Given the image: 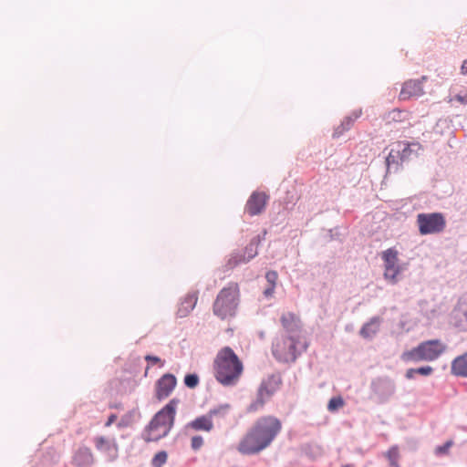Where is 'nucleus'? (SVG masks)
Segmentation results:
<instances>
[{"mask_svg": "<svg viewBox=\"0 0 467 467\" xmlns=\"http://www.w3.org/2000/svg\"><path fill=\"white\" fill-rule=\"evenodd\" d=\"M379 329V318L374 317L366 323L360 329L359 333L364 338H371Z\"/></svg>", "mask_w": 467, "mask_h": 467, "instance_id": "a211bd4d", "label": "nucleus"}, {"mask_svg": "<svg viewBox=\"0 0 467 467\" xmlns=\"http://www.w3.org/2000/svg\"><path fill=\"white\" fill-rule=\"evenodd\" d=\"M411 147L420 149V144H417V143L410 144V143L403 142V147H402L401 155H400L401 161L410 159L411 153L414 151V150Z\"/></svg>", "mask_w": 467, "mask_h": 467, "instance_id": "a878e982", "label": "nucleus"}, {"mask_svg": "<svg viewBox=\"0 0 467 467\" xmlns=\"http://www.w3.org/2000/svg\"><path fill=\"white\" fill-rule=\"evenodd\" d=\"M409 116L407 111L393 109L389 113V118L393 121H402Z\"/></svg>", "mask_w": 467, "mask_h": 467, "instance_id": "cd10ccee", "label": "nucleus"}, {"mask_svg": "<svg viewBox=\"0 0 467 467\" xmlns=\"http://www.w3.org/2000/svg\"><path fill=\"white\" fill-rule=\"evenodd\" d=\"M282 429L281 421L275 416H263L255 420L237 444L243 455L260 453L271 445Z\"/></svg>", "mask_w": 467, "mask_h": 467, "instance_id": "f257e3e1", "label": "nucleus"}, {"mask_svg": "<svg viewBox=\"0 0 467 467\" xmlns=\"http://www.w3.org/2000/svg\"><path fill=\"white\" fill-rule=\"evenodd\" d=\"M419 232L422 235L441 233L446 227V220L442 213H419L417 215Z\"/></svg>", "mask_w": 467, "mask_h": 467, "instance_id": "0eeeda50", "label": "nucleus"}, {"mask_svg": "<svg viewBox=\"0 0 467 467\" xmlns=\"http://www.w3.org/2000/svg\"><path fill=\"white\" fill-rule=\"evenodd\" d=\"M177 384L174 375L167 373L161 377L155 385V397L158 400L168 398Z\"/></svg>", "mask_w": 467, "mask_h": 467, "instance_id": "9b49d317", "label": "nucleus"}, {"mask_svg": "<svg viewBox=\"0 0 467 467\" xmlns=\"http://www.w3.org/2000/svg\"><path fill=\"white\" fill-rule=\"evenodd\" d=\"M308 347L304 336H282L273 344V355L279 361L294 362Z\"/></svg>", "mask_w": 467, "mask_h": 467, "instance_id": "39448f33", "label": "nucleus"}, {"mask_svg": "<svg viewBox=\"0 0 467 467\" xmlns=\"http://www.w3.org/2000/svg\"><path fill=\"white\" fill-rule=\"evenodd\" d=\"M178 404L179 400L172 399L154 415L142 433L146 442L158 441L168 435L174 423Z\"/></svg>", "mask_w": 467, "mask_h": 467, "instance_id": "7ed1b4c3", "label": "nucleus"}, {"mask_svg": "<svg viewBox=\"0 0 467 467\" xmlns=\"http://www.w3.org/2000/svg\"><path fill=\"white\" fill-rule=\"evenodd\" d=\"M428 80L427 76H422L420 79H409L402 85L400 92V100H408L411 98H418L424 94L423 83Z\"/></svg>", "mask_w": 467, "mask_h": 467, "instance_id": "9d476101", "label": "nucleus"}, {"mask_svg": "<svg viewBox=\"0 0 467 467\" xmlns=\"http://www.w3.org/2000/svg\"><path fill=\"white\" fill-rule=\"evenodd\" d=\"M344 405H345V401L342 399V397H340V396L333 397L328 401L327 410L331 412H334V411L337 410L338 409L343 408Z\"/></svg>", "mask_w": 467, "mask_h": 467, "instance_id": "b1692460", "label": "nucleus"}, {"mask_svg": "<svg viewBox=\"0 0 467 467\" xmlns=\"http://www.w3.org/2000/svg\"><path fill=\"white\" fill-rule=\"evenodd\" d=\"M240 301V288L237 283H230L217 295L213 310L220 319H229L235 316Z\"/></svg>", "mask_w": 467, "mask_h": 467, "instance_id": "20e7f679", "label": "nucleus"}, {"mask_svg": "<svg viewBox=\"0 0 467 467\" xmlns=\"http://www.w3.org/2000/svg\"><path fill=\"white\" fill-rule=\"evenodd\" d=\"M449 324L460 330H467V292L459 297L450 313Z\"/></svg>", "mask_w": 467, "mask_h": 467, "instance_id": "1a4fd4ad", "label": "nucleus"}, {"mask_svg": "<svg viewBox=\"0 0 467 467\" xmlns=\"http://www.w3.org/2000/svg\"><path fill=\"white\" fill-rule=\"evenodd\" d=\"M462 73L467 75V59L462 65Z\"/></svg>", "mask_w": 467, "mask_h": 467, "instance_id": "ea45409f", "label": "nucleus"}, {"mask_svg": "<svg viewBox=\"0 0 467 467\" xmlns=\"http://www.w3.org/2000/svg\"><path fill=\"white\" fill-rule=\"evenodd\" d=\"M133 417H134L133 412L130 411V412L126 413L125 415H123L121 417V419L118 422L117 426L119 428L129 427L133 422Z\"/></svg>", "mask_w": 467, "mask_h": 467, "instance_id": "7c9ffc66", "label": "nucleus"}, {"mask_svg": "<svg viewBox=\"0 0 467 467\" xmlns=\"http://www.w3.org/2000/svg\"><path fill=\"white\" fill-rule=\"evenodd\" d=\"M231 406L229 404L219 405L209 410V415L213 419L223 420L229 413Z\"/></svg>", "mask_w": 467, "mask_h": 467, "instance_id": "aec40b11", "label": "nucleus"}, {"mask_svg": "<svg viewBox=\"0 0 467 467\" xmlns=\"http://www.w3.org/2000/svg\"><path fill=\"white\" fill-rule=\"evenodd\" d=\"M280 322L288 336H303L302 325L299 317L291 312L282 314Z\"/></svg>", "mask_w": 467, "mask_h": 467, "instance_id": "ddd939ff", "label": "nucleus"}, {"mask_svg": "<svg viewBox=\"0 0 467 467\" xmlns=\"http://www.w3.org/2000/svg\"><path fill=\"white\" fill-rule=\"evenodd\" d=\"M342 467H353V466L350 464H346V465H343Z\"/></svg>", "mask_w": 467, "mask_h": 467, "instance_id": "37998d69", "label": "nucleus"}, {"mask_svg": "<svg viewBox=\"0 0 467 467\" xmlns=\"http://www.w3.org/2000/svg\"><path fill=\"white\" fill-rule=\"evenodd\" d=\"M452 445H453L452 440L447 441L443 445L437 446L435 448V451H434L435 454L439 455V456L447 455L449 453L450 449L452 447Z\"/></svg>", "mask_w": 467, "mask_h": 467, "instance_id": "c756f323", "label": "nucleus"}, {"mask_svg": "<svg viewBox=\"0 0 467 467\" xmlns=\"http://www.w3.org/2000/svg\"><path fill=\"white\" fill-rule=\"evenodd\" d=\"M117 420V415L116 414H111L109 418H108V420L106 421L105 423V426L106 427H109L111 424H113Z\"/></svg>", "mask_w": 467, "mask_h": 467, "instance_id": "58836bf2", "label": "nucleus"}, {"mask_svg": "<svg viewBox=\"0 0 467 467\" xmlns=\"http://www.w3.org/2000/svg\"><path fill=\"white\" fill-rule=\"evenodd\" d=\"M416 374H420L422 376H430L433 372V368L431 366H424L418 368H415Z\"/></svg>", "mask_w": 467, "mask_h": 467, "instance_id": "f704fd0d", "label": "nucleus"}, {"mask_svg": "<svg viewBox=\"0 0 467 467\" xmlns=\"http://www.w3.org/2000/svg\"><path fill=\"white\" fill-rule=\"evenodd\" d=\"M386 457L389 462V464L391 467H400L399 465V459H400V451L399 448L397 446H392L389 448V450L386 452Z\"/></svg>", "mask_w": 467, "mask_h": 467, "instance_id": "412c9836", "label": "nucleus"}, {"mask_svg": "<svg viewBox=\"0 0 467 467\" xmlns=\"http://www.w3.org/2000/svg\"><path fill=\"white\" fill-rule=\"evenodd\" d=\"M360 113H361V112H359V113H355V119H358V118L359 117Z\"/></svg>", "mask_w": 467, "mask_h": 467, "instance_id": "79ce46f5", "label": "nucleus"}, {"mask_svg": "<svg viewBox=\"0 0 467 467\" xmlns=\"http://www.w3.org/2000/svg\"><path fill=\"white\" fill-rule=\"evenodd\" d=\"M168 459V454L166 451H161L155 454L151 461V464L153 467H161Z\"/></svg>", "mask_w": 467, "mask_h": 467, "instance_id": "bb28decb", "label": "nucleus"}, {"mask_svg": "<svg viewBox=\"0 0 467 467\" xmlns=\"http://www.w3.org/2000/svg\"><path fill=\"white\" fill-rule=\"evenodd\" d=\"M203 445V439L197 435L193 436L191 441V446L194 451L199 450Z\"/></svg>", "mask_w": 467, "mask_h": 467, "instance_id": "473e14b6", "label": "nucleus"}, {"mask_svg": "<svg viewBox=\"0 0 467 467\" xmlns=\"http://www.w3.org/2000/svg\"><path fill=\"white\" fill-rule=\"evenodd\" d=\"M246 250L249 251V254H248V258L245 259L244 256H240L239 259H235L234 262L233 263V265H236L237 264L239 263H245L247 262L248 260H250L251 258L254 257L255 254H257L256 252V249H255V246L253 243H251L247 247H246ZM234 259H231L229 261V264L232 265V261Z\"/></svg>", "mask_w": 467, "mask_h": 467, "instance_id": "5701e85b", "label": "nucleus"}, {"mask_svg": "<svg viewBox=\"0 0 467 467\" xmlns=\"http://www.w3.org/2000/svg\"><path fill=\"white\" fill-rule=\"evenodd\" d=\"M188 428H191L194 431H210L213 428V423L209 413L206 415L201 416L188 423Z\"/></svg>", "mask_w": 467, "mask_h": 467, "instance_id": "f3484780", "label": "nucleus"}, {"mask_svg": "<svg viewBox=\"0 0 467 467\" xmlns=\"http://www.w3.org/2000/svg\"><path fill=\"white\" fill-rule=\"evenodd\" d=\"M92 455L88 450H80L74 457V462L80 465V459L85 460L88 463L91 461Z\"/></svg>", "mask_w": 467, "mask_h": 467, "instance_id": "c85d7f7f", "label": "nucleus"}, {"mask_svg": "<svg viewBox=\"0 0 467 467\" xmlns=\"http://www.w3.org/2000/svg\"><path fill=\"white\" fill-rule=\"evenodd\" d=\"M95 446L99 451H108L111 448V444L109 439L99 436L95 439Z\"/></svg>", "mask_w": 467, "mask_h": 467, "instance_id": "393cba45", "label": "nucleus"}, {"mask_svg": "<svg viewBox=\"0 0 467 467\" xmlns=\"http://www.w3.org/2000/svg\"><path fill=\"white\" fill-rule=\"evenodd\" d=\"M265 278L269 285H275L278 279V275L275 271H268L265 275Z\"/></svg>", "mask_w": 467, "mask_h": 467, "instance_id": "72a5a7b5", "label": "nucleus"}, {"mask_svg": "<svg viewBox=\"0 0 467 467\" xmlns=\"http://www.w3.org/2000/svg\"><path fill=\"white\" fill-rule=\"evenodd\" d=\"M198 301V293L190 292L188 293L180 302L177 315L180 317H187L195 307Z\"/></svg>", "mask_w": 467, "mask_h": 467, "instance_id": "2eb2a0df", "label": "nucleus"}, {"mask_svg": "<svg viewBox=\"0 0 467 467\" xmlns=\"http://www.w3.org/2000/svg\"><path fill=\"white\" fill-rule=\"evenodd\" d=\"M381 258L384 262V277L392 284L398 282V276L402 268L399 265V252L395 248H389L382 252Z\"/></svg>", "mask_w": 467, "mask_h": 467, "instance_id": "6e6552de", "label": "nucleus"}, {"mask_svg": "<svg viewBox=\"0 0 467 467\" xmlns=\"http://www.w3.org/2000/svg\"><path fill=\"white\" fill-rule=\"evenodd\" d=\"M145 359L147 361H150L151 364H159L160 367H163V365H164V361H162L160 358L155 357V356L147 355L145 357Z\"/></svg>", "mask_w": 467, "mask_h": 467, "instance_id": "c9c22d12", "label": "nucleus"}, {"mask_svg": "<svg viewBox=\"0 0 467 467\" xmlns=\"http://www.w3.org/2000/svg\"><path fill=\"white\" fill-rule=\"evenodd\" d=\"M267 400H265L264 397L259 396L257 393L255 400H254L248 407H247V412L254 413L259 410H261Z\"/></svg>", "mask_w": 467, "mask_h": 467, "instance_id": "4be33fe9", "label": "nucleus"}, {"mask_svg": "<svg viewBox=\"0 0 467 467\" xmlns=\"http://www.w3.org/2000/svg\"><path fill=\"white\" fill-rule=\"evenodd\" d=\"M281 383L282 380L279 376L272 375L262 382L257 393L268 400L280 388Z\"/></svg>", "mask_w": 467, "mask_h": 467, "instance_id": "4468645a", "label": "nucleus"}, {"mask_svg": "<svg viewBox=\"0 0 467 467\" xmlns=\"http://www.w3.org/2000/svg\"><path fill=\"white\" fill-rule=\"evenodd\" d=\"M457 99L462 102L467 103V96L465 98L458 97Z\"/></svg>", "mask_w": 467, "mask_h": 467, "instance_id": "a19ab883", "label": "nucleus"}, {"mask_svg": "<svg viewBox=\"0 0 467 467\" xmlns=\"http://www.w3.org/2000/svg\"><path fill=\"white\" fill-rule=\"evenodd\" d=\"M447 350V345L440 339L426 340L417 347L404 351L400 358L404 362H431L438 359Z\"/></svg>", "mask_w": 467, "mask_h": 467, "instance_id": "423d86ee", "label": "nucleus"}, {"mask_svg": "<svg viewBox=\"0 0 467 467\" xmlns=\"http://www.w3.org/2000/svg\"><path fill=\"white\" fill-rule=\"evenodd\" d=\"M269 196L264 192H254L245 204V212L251 216L260 214L265 208Z\"/></svg>", "mask_w": 467, "mask_h": 467, "instance_id": "f8f14e48", "label": "nucleus"}, {"mask_svg": "<svg viewBox=\"0 0 467 467\" xmlns=\"http://www.w3.org/2000/svg\"><path fill=\"white\" fill-rule=\"evenodd\" d=\"M415 375H416L415 368H409V369H407V371H406L405 377H406L408 379H414Z\"/></svg>", "mask_w": 467, "mask_h": 467, "instance_id": "4c0bfd02", "label": "nucleus"}, {"mask_svg": "<svg viewBox=\"0 0 467 467\" xmlns=\"http://www.w3.org/2000/svg\"><path fill=\"white\" fill-rule=\"evenodd\" d=\"M215 379L223 386H233L239 380L243 363L230 347L219 350L213 363Z\"/></svg>", "mask_w": 467, "mask_h": 467, "instance_id": "f03ea898", "label": "nucleus"}, {"mask_svg": "<svg viewBox=\"0 0 467 467\" xmlns=\"http://www.w3.org/2000/svg\"><path fill=\"white\" fill-rule=\"evenodd\" d=\"M403 147V141H397L392 143L390 151L386 158V164L389 167L391 164H397L398 161H401V150Z\"/></svg>", "mask_w": 467, "mask_h": 467, "instance_id": "6ab92c4d", "label": "nucleus"}, {"mask_svg": "<svg viewBox=\"0 0 467 467\" xmlns=\"http://www.w3.org/2000/svg\"><path fill=\"white\" fill-rule=\"evenodd\" d=\"M184 384L190 389H194L199 384V377L196 374H188L184 378Z\"/></svg>", "mask_w": 467, "mask_h": 467, "instance_id": "2f4dec72", "label": "nucleus"}, {"mask_svg": "<svg viewBox=\"0 0 467 467\" xmlns=\"http://www.w3.org/2000/svg\"><path fill=\"white\" fill-rule=\"evenodd\" d=\"M275 285H269L268 287H266L264 291V295L266 297L272 296L275 292Z\"/></svg>", "mask_w": 467, "mask_h": 467, "instance_id": "e433bc0d", "label": "nucleus"}, {"mask_svg": "<svg viewBox=\"0 0 467 467\" xmlns=\"http://www.w3.org/2000/svg\"><path fill=\"white\" fill-rule=\"evenodd\" d=\"M451 370L455 376L467 378V351L452 360Z\"/></svg>", "mask_w": 467, "mask_h": 467, "instance_id": "dca6fc26", "label": "nucleus"}]
</instances>
